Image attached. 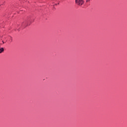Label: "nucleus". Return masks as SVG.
<instances>
[{"instance_id":"obj_1","label":"nucleus","mask_w":127,"mask_h":127,"mask_svg":"<svg viewBox=\"0 0 127 127\" xmlns=\"http://www.w3.org/2000/svg\"><path fill=\"white\" fill-rule=\"evenodd\" d=\"M84 0H75V3L77 5H82L84 4Z\"/></svg>"},{"instance_id":"obj_2","label":"nucleus","mask_w":127,"mask_h":127,"mask_svg":"<svg viewBox=\"0 0 127 127\" xmlns=\"http://www.w3.org/2000/svg\"><path fill=\"white\" fill-rule=\"evenodd\" d=\"M4 50H3V48H1L0 49V53H2V52H3Z\"/></svg>"},{"instance_id":"obj_3","label":"nucleus","mask_w":127,"mask_h":127,"mask_svg":"<svg viewBox=\"0 0 127 127\" xmlns=\"http://www.w3.org/2000/svg\"><path fill=\"white\" fill-rule=\"evenodd\" d=\"M11 40H12V38L11 37Z\"/></svg>"},{"instance_id":"obj_4","label":"nucleus","mask_w":127,"mask_h":127,"mask_svg":"<svg viewBox=\"0 0 127 127\" xmlns=\"http://www.w3.org/2000/svg\"><path fill=\"white\" fill-rule=\"evenodd\" d=\"M2 43H3V44L4 43V42H3V41H2Z\"/></svg>"},{"instance_id":"obj_5","label":"nucleus","mask_w":127,"mask_h":127,"mask_svg":"<svg viewBox=\"0 0 127 127\" xmlns=\"http://www.w3.org/2000/svg\"><path fill=\"white\" fill-rule=\"evenodd\" d=\"M88 2V0H86V2Z\"/></svg>"}]
</instances>
